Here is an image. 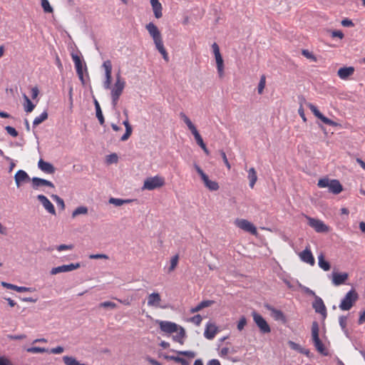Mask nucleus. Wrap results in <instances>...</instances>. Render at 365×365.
I'll list each match as a JSON object with an SVG mask.
<instances>
[{"label": "nucleus", "instance_id": "nucleus-1", "mask_svg": "<svg viewBox=\"0 0 365 365\" xmlns=\"http://www.w3.org/2000/svg\"><path fill=\"white\" fill-rule=\"evenodd\" d=\"M149 34L152 36L154 43L158 51L162 54L163 58L168 61V53L164 47L161 34L158 27L152 22L148 24L145 26Z\"/></svg>", "mask_w": 365, "mask_h": 365}, {"label": "nucleus", "instance_id": "nucleus-2", "mask_svg": "<svg viewBox=\"0 0 365 365\" xmlns=\"http://www.w3.org/2000/svg\"><path fill=\"white\" fill-rule=\"evenodd\" d=\"M319 327L317 322L314 321L312 324V337L314 343V346L316 349L322 355L327 356L328 352L327 351L324 345L319 339Z\"/></svg>", "mask_w": 365, "mask_h": 365}, {"label": "nucleus", "instance_id": "nucleus-3", "mask_svg": "<svg viewBox=\"0 0 365 365\" xmlns=\"http://www.w3.org/2000/svg\"><path fill=\"white\" fill-rule=\"evenodd\" d=\"M317 185L319 187H328L329 192L334 195L340 193L343 190L342 185L337 180L322 178L318 181Z\"/></svg>", "mask_w": 365, "mask_h": 365}, {"label": "nucleus", "instance_id": "nucleus-4", "mask_svg": "<svg viewBox=\"0 0 365 365\" xmlns=\"http://www.w3.org/2000/svg\"><path fill=\"white\" fill-rule=\"evenodd\" d=\"M359 295L357 292L355 291V289H351L346 294L345 297L342 299L339 304V308L343 311L349 310L353 307L354 303L357 301Z\"/></svg>", "mask_w": 365, "mask_h": 365}, {"label": "nucleus", "instance_id": "nucleus-5", "mask_svg": "<svg viewBox=\"0 0 365 365\" xmlns=\"http://www.w3.org/2000/svg\"><path fill=\"white\" fill-rule=\"evenodd\" d=\"M165 185V180L163 177L155 175L154 177L148 178L143 186V190H153L160 188Z\"/></svg>", "mask_w": 365, "mask_h": 365}, {"label": "nucleus", "instance_id": "nucleus-6", "mask_svg": "<svg viewBox=\"0 0 365 365\" xmlns=\"http://www.w3.org/2000/svg\"><path fill=\"white\" fill-rule=\"evenodd\" d=\"M252 316L253 317V320L256 324L257 327L259 328V331L263 334H269L271 332V328L267 321L255 311L252 312Z\"/></svg>", "mask_w": 365, "mask_h": 365}, {"label": "nucleus", "instance_id": "nucleus-7", "mask_svg": "<svg viewBox=\"0 0 365 365\" xmlns=\"http://www.w3.org/2000/svg\"><path fill=\"white\" fill-rule=\"evenodd\" d=\"M308 225L318 233H324L329 231V227L323 221L305 215Z\"/></svg>", "mask_w": 365, "mask_h": 365}, {"label": "nucleus", "instance_id": "nucleus-8", "mask_svg": "<svg viewBox=\"0 0 365 365\" xmlns=\"http://www.w3.org/2000/svg\"><path fill=\"white\" fill-rule=\"evenodd\" d=\"M212 48L217 63V70L220 78H222L224 76V61L221 56L219 46L217 43H214L212 45Z\"/></svg>", "mask_w": 365, "mask_h": 365}, {"label": "nucleus", "instance_id": "nucleus-9", "mask_svg": "<svg viewBox=\"0 0 365 365\" xmlns=\"http://www.w3.org/2000/svg\"><path fill=\"white\" fill-rule=\"evenodd\" d=\"M125 86V81L121 78L120 71L116 74V79L113 87L111 89V96L119 97L123 93Z\"/></svg>", "mask_w": 365, "mask_h": 365}, {"label": "nucleus", "instance_id": "nucleus-10", "mask_svg": "<svg viewBox=\"0 0 365 365\" xmlns=\"http://www.w3.org/2000/svg\"><path fill=\"white\" fill-rule=\"evenodd\" d=\"M80 267H81V264L79 262L71 263L69 264H63V265L58 266L56 267H53L51 269L50 273H51V274L54 275V274H57L61 273V272H71V271L78 269Z\"/></svg>", "mask_w": 365, "mask_h": 365}, {"label": "nucleus", "instance_id": "nucleus-11", "mask_svg": "<svg viewBox=\"0 0 365 365\" xmlns=\"http://www.w3.org/2000/svg\"><path fill=\"white\" fill-rule=\"evenodd\" d=\"M235 224L238 227L246 232H250L252 235L257 234L256 227L253 225L252 223H251L247 220L237 219L235 221Z\"/></svg>", "mask_w": 365, "mask_h": 365}, {"label": "nucleus", "instance_id": "nucleus-12", "mask_svg": "<svg viewBox=\"0 0 365 365\" xmlns=\"http://www.w3.org/2000/svg\"><path fill=\"white\" fill-rule=\"evenodd\" d=\"M312 307L317 313L322 314L324 318L327 317V308L321 297L315 296L314 301L312 303Z\"/></svg>", "mask_w": 365, "mask_h": 365}, {"label": "nucleus", "instance_id": "nucleus-13", "mask_svg": "<svg viewBox=\"0 0 365 365\" xmlns=\"http://www.w3.org/2000/svg\"><path fill=\"white\" fill-rule=\"evenodd\" d=\"M159 325L161 331L165 333L172 334L178 330V324L174 322L160 321L159 322Z\"/></svg>", "mask_w": 365, "mask_h": 365}, {"label": "nucleus", "instance_id": "nucleus-14", "mask_svg": "<svg viewBox=\"0 0 365 365\" xmlns=\"http://www.w3.org/2000/svg\"><path fill=\"white\" fill-rule=\"evenodd\" d=\"M37 199L42 204L43 207L51 215H56V210L50 200L43 195H37Z\"/></svg>", "mask_w": 365, "mask_h": 365}, {"label": "nucleus", "instance_id": "nucleus-15", "mask_svg": "<svg viewBox=\"0 0 365 365\" xmlns=\"http://www.w3.org/2000/svg\"><path fill=\"white\" fill-rule=\"evenodd\" d=\"M73 61L75 63V67L78 76L83 84L85 83L83 72V63L81 58L77 55H72Z\"/></svg>", "mask_w": 365, "mask_h": 365}, {"label": "nucleus", "instance_id": "nucleus-16", "mask_svg": "<svg viewBox=\"0 0 365 365\" xmlns=\"http://www.w3.org/2000/svg\"><path fill=\"white\" fill-rule=\"evenodd\" d=\"M349 277L346 272L339 273L333 272L331 274L332 283L335 286H339L346 282Z\"/></svg>", "mask_w": 365, "mask_h": 365}, {"label": "nucleus", "instance_id": "nucleus-17", "mask_svg": "<svg viewBox=\"0 0 365 365\" xmlns=\"http://www.w3.org/2000/svg\"><path fill=\"white\" fill-rule=\"evenodd\" d=\"M31 182H32V187L34 190H37L38 187H40L41 186H48V187H50L52 188L54 187V185L52 182L45 180V179H43V178H38V177H34L31 179Z\"/></svg>", "mask_w": 365, "mask_h": 365}, {"label": "nucleus", "instance_id": "nucleus-18", "mask_svg": "<svg viewBox=\"0 0 365 365\" xmlns=\"http://www.w3.org/2000/svg\"><path fill=\"white\" fill-rule=\"evenodd\" d=\"M15 182L16 186L19 187L24 182L29 181L30 177L27 173L23 170H18L14 175Z\"/></svg>", "mask_w": 365, "mask_h": 365}, {"label": "nucleus", "instance_id": "nucleus-19", "mask_svg": "<svg viewBox=\"0 0 365 365\" xmlns=\"http://www.w3.org/2000/svg\"><path fill=\"white\" fill-rule=\"evenodd\" d=\"M299 257L302 261L307 264H309L312 266H313L315 263L314 256L310 249L308 247H306L305 250L300 252Z\"/></svg>", "mask_w": 365, "mask_h": 365}, {"label": "nucleus", "instance_id": "nucleus-20", "mask_svg": "<svg viewBox=\"0 0 365 365\" xmlns=\"http://www.w3.org/2000/svg\"><path fill=\"white\" fill-rule=\"evenodd\" d=\"M38 167L41 171L47 174H53L56 171L54 166L51 163L46 162L42 159L39 160Z\"/></svg>", "mask_w": 365, "mask_h": 365}, {"label": "nucleus", "instance_id": "nucleus-21", "mask_svg": "<svg viewBox=\"0 0 365 365\" xmlns=\"http://www.w3.org/2000/svg\"><path fill=\"white\" fill-rule=\"evenodd\" d=\"M217 327L215 326V324L212 323H208L206 325L204 336L206 339L209 340H212L215 338L217 332Z\"/></svg>", "mask_w": 365, "mask_h": 365}, {"label": "nucleus", "instance_id": "nucleus-22", "mask_svg": "<svg viewBox=\"0 0 365 365\" xmlns=\"http://www.w3.org/2000/svg\"><path fill=\"white\" fill-rule=\"evenodd\" d=\"M265 307L272 312V315L275 320L286 322V317L281 310L277 309L269 304L265 305Z\"/></svg>", "mask_w": 365, "mask_h": 365}, {"label": "nucleus", "instance_id": "nucleus-23", "mask_svg": "<svg viewBox=\"0 0 365 365\" xmlns=\"http://www.w3.org/2000/svg\"><path fill=\"white\" fill-rule=\"evenodd\" d=\"M354 73V68L352 66L340 68L338 70V76L341 79H346Z\"/></svg>", "mask_w": 365, "mask_h": 365}, {"label": "nucleus", "instance_id": "nucleus-24", "mask_svg": "<svg viewBox=\"0 0 365 365\" xmlns=\"http://www.w3.org/2000/svg\"><path fill=\"white\" fill-rule=\"evenodd\" d=\"M1 285L4 287H6L7 289H12V290H15L18 292H31L32 291V288L31 287H19L17 285H15V284H10V283H7V282H1Z\"/></svg>", "mask_w": 365, "mask_h": 365}, {"label": "nucleus", "instance_id": "nucleus-25", "mask_svg": "<svg viewBox=\"0 0 365 365\" xmlns=\"http://www.w3.org/2000/svg\"><path fill=\"white\" fill-rule=\"evenodd\" d=\"M150 4L152 6L154 15L155 18L160 19L162 17V5L158 0H150Z\"/></svg>", "mask_w": 365, "mask_h": 365}, {"label": "nucleus", "instance_id": "nucleus-26", "mask_svg": "<svg viewBox=\"0 0 365 365\" xmlns=\"http://www.w3.org/2000/svg\"><path fill=\"white\" fill-rule=\"evenodd\" d=\"M161 301L160 296L158 293L153 292L148 296V305L150 307H158Z\"/></svg>", "mask_w": 365, "mask_h": 365}, {"label": "nucleus", "instance_id": "nucleus-27", "mask_svg": "<svg viewBox=\"0 0 365 365\" xmlns=\"http://www.w3.org/2000/svg\"><path fill=\"white\" fill-rule=\"evenodd\" d=\"M180 117L184 121V123L186 124L188 129L191 131L192 134H193L195 132L197 131L196 127L192 123L190 119L185 115V113H184L183 112H181L180 113Z\"/></svg>", "mask_w": 365, "mask_h": 365}, {"label": "nucleus", "instance_id": "nucleus-28", "mask_svg": "<svg viewBox=\"0 0 365 365\" xmlns=\"http://www.w3.org/2000/svg\"><path fill=\"white\" fill-rule=\"evenodd\" d=\"M214 304V301L212 300H204L202 301L200 304H198L196 307H192L190 309L191 313H195L200 312L201 309L208 307Z\"/></svg>", "mask_w": 365, "mask_h": 365}, {"label": "nucleus", "instance_id": "nucleus-29", "mask_svg": "<svg viewBox=\"0 0 365 365\" xmlns=\"http://www.w3.org/2000/svg\"><path fill=\"white\" fill-rule=\"evenodd\" d=\"M247 178L250 180V187L251 188H253L257 180V173L254 168H251L249 169Z\"/></svg>", "mask_w": 365, "mask_h": 365}, {"label": "nucleus", "instance_id": "nucleus-30", "mask_svg": "<svg viewBox=\"0 0 365 365\" xmlns=\"http://www.w3.org/2000/svg\"><path fill=\"white\" fill-rule=\"evenodd\" d=\"M23 97L24 99V110L26 113H31L34 110L36 106L31 102V101L29 99V98L25 93L23 95Z\"/></svg>", "mask_w": 365, "mask_h": 365}, {"label": "nucleus", "instance_id": "nucleus-31", "mask_svg": "<svg viewBox=\"0 0 365 365\" xmlns=\"http://www.w3.org/2000/svg\"><path fill=\"white\" fill-rule=\"evenodd\" d=\"M205 185L211 191H216L219 189L218 183L215 181H212L207 176L203 180Z\"/></svg>", "mask_w": 365, "mask_h": 365}, {"label": "nucleus", "instance_id": "nucleus-32", "mask_svg": "<svg viewBox=\"0 0 365 365\" xmlns=\"http://www.w3.org/2000/svg\"><path fill=\"white\" fill-rule=\"evenodd\" d=\"M318 264L319 267L324 271H329L331 268L330 263L328 261L325 260L324 257L322 254H321L318 257Z\"/></svg>", "mask_w": 365, "mask_h": 365}, {"label": "nucleus", "instance_id": "nucleus-33", "mask_svg": "<svg viewBox=\"0 0 365 365\" xmlns=\"http://www.w3.org/2000/svg\"><path fill=\"white\" fill-rule=\"evenodd\" d=\"M134 200H130V199L123 200V199H120V198L110 197L109 199V203L113 204L116 207H119L124 204L130 203Z\"/></svg>", "mask_w": 365, "mask_h": 365}, {"label": "nucleus", "instance_id": "nucleus-34", "mask_svg": "<svg viewBox=\"0 0 365 365\" xmlns=\"http://www.w3.org/2000/svg\"><path fill=\"white\" fill-rule=\"evenodd\" d=\"M186 336L185 331L184 328L182 327H180L179 332L175 335L173 336V339L175 341L179 342L180 344H182L184 343L183 338H185Z\"/></svg>", "mask_w": 365, "mask_h": 365}, {"label": "nucleus", "instance_id": "nucleus-35", "mask_svg": "<svg viewBox=\"0 0 365 365\" xmlns=\"http://www.w3.org/2000/svg\"><path fill=\"white\" fill-rule=\"evenodd\" d=\"M63 361L66 365H86L85 364L80 363L75 358L68 356H64L63 357Z\"/></svg>", "mask_w": 365, "mask_h": 365}, {"label": "nucleus", "instance_id": "nucleus-36", "mask_svg": "<svg viewBox=\"0 0 365 365\" xmlns=\"http://www.w3.org/2000/svg\"><path fill=\"white\" fill-rule=\"evenodd\" d=\"M63 361L66 365H86L85 364L80 363L75 358L68 356H64L63 357Z\"/></svg>", "mask_w": 365, "mask_h": 365}, {"label": "nucleus", "instance_id": "nucleus-37", "mask_svg": "<svg viewBox=\"0 0 365 365\" xmlns=\"http://www.w3.org/2000/svg\"><path fill=\"white\" fill-rule=\"evenodd\" d=\"M88 212V207L86 206H79L72 212V217L74 218L79 215H86Z\"/></svg>", "mask_w": 365, "mask_h": 365}, {"label": "nucleus", "instance_id": "nucleus-38", "mask_svg": "<svg viewBox=\"0 0 365 365\" xmlns=\"http://www.w3.org/2000/svg\"><path fill=\"white\" fill-rule=\"evenodd\" d=\"M48 118V113L46 111H43L39 116H37L34 118L33 121V125L36 126L41 124L42 122L46 120Z\"/></svg>", "mask_w": 365, "mask_h": 365}, {"label": "nucleus", "instance_id": "nucleus-39", "mask_svg": "<svg viewBox=\"0 0 365 365\" xmlns=\"http://www.w3.org/2000/svg\"><path fill=\"white\" fill-rule=\"evenodd\" d=\"M26 351L31 354H37V353H47L48 352V349H46L43 347L38 346H32L26 349Z\"/></svg>", "mask_w": 365, "mask_h": 365}, {"label": "nucleus", "instance_id": "nucleus-40", "mask_svg": "<svg viewBox=\"0 0 365 365\" xmlns=\"http://www.w3.org/2000/svg\"><path fill=\"white\" fill-rule=\"evenodd\" d=\"M318 118L320 119L324 123H325L327 125L334 126V127L339 125V124L338 123L328 118L327 117L324 116L322 113L321 114L320 116H319Z\"/></svg>", "mask_w": 365, "mask_h": 365}, {"label": "nucleus", "instance_id": "nucleus-41", "mask_svg": "<svg viewBox=\"0 0 365 365\" xmlns=\"http://www.w3.org/2000/svg\"><path fill=\"white\" fill-rule=\"evenodd\" d=\"M179 260L178 255H175L170 259V265L168 268V272H173L177 267Z\"/></svg>", "mask_w": 365, "mask_h": 365}, {"label": "nucleus", "instance_id": "nucleus-42", "mask_svg": "<svg viewBox=\"0 0 365 365\" xmlns=\"http://www.w3.org/2000/svg\"><path fill=\"white\" fill-rule=\"evenodd\" d=\"M103 67L105 69V76H111L112 63L110 60L103 62Z\"/></svg>", "mask_w": 365, "mask_h": 365}, {"label": "nucleus", "instance_id": "nucleus-43", "mask_svg": "<svg viewBox=\"0 0 365 365\" xmlns=\"http://www.w3.org/2000/svg\"><path fill=\"white\" fill-rule=\"evenodd\" d=\"M51 197L56 202L58 206L61 207V210L65 209V203L62 198H61L58 195L54 194L51 195Z\"/></svg>", "mask_w": 365, "mask_h": 365}, {"label": "nucleus", "instance_id": "nucleus-44", "mask_svg": "<svg viewBox=\"0 0 365 365\" xmlns=\"http://www.w3.org/2000/svg\"><path fill=\"white\" fill-rule=\"evenodd\" d=\"M41 6L46 13H52L53 9L50 5L48 0H41Z\"/></svg>", "mask_w": 365, "mask_h": 365}, {"label": "nucleus", "instance_id": "nucleus-45", "mask_svg": "<svg viewBox=\"0 0 365 365\" xmlns=\"http://www.w3.org/2000/svg\"><path fill=\"white\" fill-rule=\"evenodd\" d=\"M192 135H194V138H195V139L196 140L197 144L201 148L206 145L205 143H204L203 140H202V138L201 137V135H200V134L199 133L198 131L195 132Z\"/></svg>", "mask_w": 365, "mask_h": 365}, {"label": "nucleus", "instance_id": "nucleus-46", "mask_svg": "<svg viewBox=\"0 0 365 365\" xmlns=\"http://www.w3.org/2000/svg\"><path fill=\"white\" fill-rule=\"evenodd\" d=\"M266 83V78L264 75H262L260 78L258 86H257V91L259 94H262L263 92V90L265 87Z\"/></svg>", "mask_w": 365, "mask_h": 365}, {"label": "nucleus", "instance_id": "nucleus-47", "mask_svg": "<svg viewBox=\"0 0 365 365\" xmlns=\"http://www.w3.org/2000/svg\"><path fill=\"white\" fill-rule=\"evenodd\" d=\"M176 352L178 355L185 356L190 359H192L196 356L195 352L192 351H177Z\"/></svg>", "mask_w": 365, "mask_h": 365}, {"label": "nucleus", "instance_id": "nucleus-48", "mask_svg": "<svg viewBox=\"0 0 365 365\" xmlns=\"http://www.w3.org/2000/svg\"><path fill=\"white\" fill-rule=\"evenodd\" d=\"M247 324V319L245 316H242L237 323V329L242 331Z\"/></svg>", "mask_w": 365, "mask_h": 365}, {"label": "nucleus", "instance_id": "nucleus-49", "mask_svg": "<svg viewBox=\"0 0 365 365\" xmlns=\"http://www.w3.org/2000/svg\"><path fill=\"white\" fill-rule=\"evenodd\" d=\"M99 307H103V308L115 309V308H116L117 305L114 302H112L110 301H106V302H101L99 304Z\"/></svg>", "mask_w": 365, "mask_h": 365}, {"label": "nucleus", "instance_id": "nucleus-50", "mask_svg": "<svg viewBox=\"0 0 365 365\" xmlns=\"http://www.w3.org/2000/svg\"><path fill=\"white\" fill-rule=\"evenodd\" d=\"M346 317L341 316L339 319V325L344 331H346Z\"/></svg>", "mask_w": 365, "mask_h": 365}, {"label": "nucleus", "instance_id": "nucleus-51", "mask_svg": "<svg viewBox=\"0 0 365 365\" xmlns=\"http://www.w3.org/2000/svg\"><path fill=\"white\" fill-rule=\"evenodd\" d=\"M74 246L73 245H60L56 247V250L58 252H61L63 250H72L73 249Z\"/></svg>", "mask_w": 365, "mask_h": 365}, {"label": "nucleus", "instance_id": "nucleus-52", "mask_svg": "<svg viewBox=\"0 0 365 365\" xmlns=\"http://www.w3.org/2000/svg\"><path fill=\"white\" fill-rule=\"evenodd\" d=\"M96 117L101 125H103L105 123V119L103 117V115L102 113L101 108H98L96 110Z\"/></svg>", "mask_w": 365, "mask_h": 365}, {"label": "nucleus", "instance_id": "nucleus-53", "mask_svg": "<svg viewBox=\"0 0 365 365\" xmlns=\"http://www.w3.org/2000/svg\"><path fill=\"white\" fill-rule=\"evenodd\" d=\"M64 351V349L63 346H56L55 348H52L51 349H48V352L49 354H60L61 353H63Z\"/></svg>", "mask_w": 365, "mask_h": 365}, {"label": "nucleus", "instance_id": "nucleus-54", "mask_svg": "<svg viewBox=\"0 0 365 365\" xmlns=\"http://www.w3.org/2000/svg\"><path fill=\"white\" fill-rule=\"evenodd\" d=\"M5 130L12 137H17L18 135H19V133L16 131V130L14 128L11 127V126H9V125L6 126L5 127Z\"/></svg>", "mask_w": 365, "mask_h": 365}, {"label": "nucleus", "instance_id": "nucleus-55", "mask_svg": "<svg viewBox=\"0 0 365 365\" xmlns=\"http://www.w3.org/2000/svg\"><path fill=\"white\" fill-rule=\"evenodd\" d=\"M308 107L317 118H319V116L321 115L322 113L318 110V108L314 105L309 103L308 105Z\"/></svg>", "mask_w": 365, "mask_h": 365}, {"label": "nucleus", "instance_id": "nucleus-56", "mask_svg": "<svg viewBox=\"0 0 365 365\" xmlns=\"http://www.w3.org/2000/svg\"><path fill=\"white\" fill-rule=\"evenodd\" d=\"M202 318L200 314H196L194 317L190 318V322L199 326L202 322Z\"/></svg>", "mask_w": 365, "mask_h": 365}, {"label": "nucleus", "instance_id": "nucleus-57", "mask_svg": "<svg viewBox=\"0 0 365 365\" xmlns=\"http://www.w3.org/2000/svg\"><path fill=\"white\" fill-rule=\"evenodd\" d=\"M299 287H301V289H302V291H303L305 294H308V295H309V296H312V297H314V298H315V296H317V295H316V294H315V292H314L313 290H312L311 289H309V287H307L303 286V285H302V284H300V285H299Z\"/></svg>", "mask_w": 365, "mask_h": 365}, {"label": "nucleus", "instance_id": "nucleus-58", "mask_svg": "<svg viewBox=\"0 0 365 365\" xmlns=\"http://www.w3.org/2000/svg\"><path fill=\"white\" fill-rule=\"evenodd\" d=\"M288 344L292 349L297 351L298 352L301 351L302 346L299 344H297L292 341H289Z\"/></svg>", "mask_w": 365, "mask_h": 365}, {"label": "nucleus", "instance_id": "nucleus-59", "mask_svg": "<svg viewBox=\"0 0 365 365\" xmlns=\"http://www.w3.org/2000/svg\"><path fill=\"white\" fill-rule=\"evenodd\" d=\"M118 160V155L115 153H112L107 156V161L109 163H116Z\"/></svg>", "mask_w": 365, "mask_h": 365}, {"label": "nucleus", "instance_id": "nucleus-60", "mask_svg": "<svg viewBox=\"0 0 365 365\" xmlns=\"http://www.w3.org/2000/svg\"><path fill=\"white\" fill-rule=\"evenodd\" d=\"M194 168L202 180L207 176L198 165L194 164Z\"/></svg>", "mask_w": 365, "mask_h": 365}, {"label": "nucleus", "instance_id": "nucleus-61", "mask_svg": "<svg viewBox=\"0 0 365 365\" xmlns=\"http://www.w3.org/2000/svg\"><path fill=\"white\" fill-rule=\"evenodd\" d=\"M220 155L223 160V162L225 163V165L227 166V168L228 169H230V164L227 160V155H226V153L224 152V150H220Z\"/></svg>", "mask_w": 365, "mask_h": 365}, {"label": "nucleus", "instance_id": "nucleus-62", "mask_svg": "<svg viewBox=\"0 0 365 365\" xmlns=\"http://www.w3.org/2000/svg\"><path fill=\"white\" fill-rule=\"evenodd\" d=\"M8 338L12 340H21L24 339L26 338V334H16V335H12L9 334L8 335Z\"/></svg>", "mask_w": 365, "mask_h": 365}, {"label": "nucleus", "instance_id": "nucleus-63", "mask_svg": "<svg viewBox=\"0 0 365 365\" xmlns=\"http://www.w3.org/2000/svg\"><path fill=\"white\" fill-rule=\"evenodd\" d=\"M111 76H106V81L103 83V87L106 89H110V84H111Z\"/></svg>", "mask_w": 365, "mask_h": 365}, {"label": "nucleus", "instance_id": "nucleus-64", "mask_svg": "<svg viewBox=\"0 0 365 365\" xmlns=\"http://www.w3.org/2000/svg\"><path fill=\"white\" fill-rule=\"evenodd\" d=\"M341 25L343 26H346V27H351V26H354V23L352 22L351 20L349 19H344L341 21Z\"/></svg>", "mask_w": 365, "mask_h": 365}]
</instances>
